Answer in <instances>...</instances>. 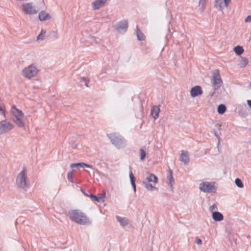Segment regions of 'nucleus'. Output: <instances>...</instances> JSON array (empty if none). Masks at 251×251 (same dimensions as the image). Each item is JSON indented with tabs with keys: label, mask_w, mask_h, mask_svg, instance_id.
Returning a JSON list of instances; mask_svg holds the SVG:
<instances>
[{
	"label": "nucleus",
	"mask_w": 251,
	"mask_h": 251,
	"mask_svg": "<svg viewBox=\"0 0 251 251\" xmlns=\"http://www.w3.org/2000/svg\"><path fill=\"white\" fill-rule=\"evenodd\" d=\"M167 184L169 187L171 189V190L173 189V184L175 183V180L173 176V171L170 169L168 170L167 175Z\"/></svg>",
	"instance_id": "ddd939ff"
},
{
	"label": "nucleus",
	"mask_w": 251,
	"mask_h": 251,
	"mask_svg": "<svg viewBox=\"0 0 251 251\" xmlns=\"http://www.w3.org/2000/svg\"><path fill=\"white\" fill-rule=\"evenodd\" d=\"M86 80H87L84 77H82L80 78V82H84H84H85Z\"/></svg>",
	"instance_id": "c03bdc74"
},
{
	"label": "nucleus",
	"mask_w": 251,
	"mask_h": 251,
	"mask_svg": "<svg viewBox=\"0 0 251 251\" xmlns=\"http://www.w3.org/2000/svg\"><path fill=\"white\" fill-rule=\"evenodd\" d=\"M88 82H89V80H86L85 82H84L85 85L87 87H89V86H88Z\"/></svg>",
	"instance_id": "de8ad7c7"
},
{
	"label": "nucleus",
	"mask_w": 251,
	"mask_h": 251,
	"mask_svg": "<svg viewBox=\"0 0 251 251\" xmlns=\"http://www.w3.org/2000/svg\"><path fill=\"white\" fill-rule=\"evenodd\" d=\"M95 196V195L93 194H91V193H90V194H88V196L89 197H90L91 199V200L92 201V200L93 199V197Z\"/></svg>",
	"instance_id": "a18cd8bd"
},
{
	"label": "nucleus",
	"mask_w": 251,
	"mask_h": 251,
	"mask_svg": "<svg viewBox=\"0 0 251 251\" xmlns=\"http://www.w3.org/2000/svg\"><path fill=\"white\" fill-rule=\"evenodd\" d=\"M145 181H148L150 183L152 182H154V183H156L158 182V178L154 174H149V176L147 177Z\"/></svg>",
	"instance_id": "aec40b11"
},
{
	"label": "nucleus",
	"mask_w": 251,
	"mask_h": 251,
	"mask_svg": "<svg viewBox=\"0 0 251 251\" xmlns=\"http://www.w3.org/2000/svg\"><path fill=\"white\" fill-rule=\"evenodd\" d=\"M16 184L22 188H25L28 186L26 170L25 168H24L18 174L16 178Z\"/></svg>",
	"instance_id": "20e7f679"
},
{
	"label": "nucleus",
	"mask_w": 251,
	"mask_h": 251,
	"mask_svg": "<svg viewBox=\"0 0 251 251\" xmlns=\"http://www.w3.org/2000/svg\"><path fill=\"white\" fill-rule=\"evenodd\" d=\"M38 72V70L35 66L33 64H31L22 71V75L25 78L30 79L35 76Z\"/></svg>",
	"instance_id": "423d86ee"
},
{
	"label": "nucleus",
	"mask_w": 251,
	"mask_h": 251,
	"mask_svg": "<svg viewBox=\"0 0 251 251\" xmlns=\"http://www.w3.org/2000/svg\"><path fill=\"white\" fill-rule=\"evenodd\" d=\"M214 133L215 136L216 137V138H217V139L218 140V146L220 144V137L219 135H218L217 131L214 130Z\"/></svg>",
	"instance_id": "e433bc0d"
},
{
	"label": "nucleus",
	"mask_w": 251,
	"mask_h": 251,
	"mask_svg": "<svg viewBox=\"0 0 251 251\" xmlns=\"http://www.w3.org/2000/svg\"><path fill=\"white\" fill-rule=\"evenodd\" d=\"M107 0H96L94 1L93 4V8L94 10L99 9Z\"/></svg>",
	"instance_id": "f3484780"
},
{
	"label": "nucleus",
	"mask_w": 251,
	"mask_h": 251,
	"mask_svg": "<svg viewBox=\"0 0 251 251\" xmlns=\"http://www.w3.org/2000/svg\"><path fill=\"white\" fill-rule=\"evenodd\" d=\"M212 75V86L215 90H217L222 86L223 84V81L221 79L218 70H215L213 71Z\"/></svg>",
	"instance_id": "0eeeda50"
},
{
	"label": "nucleus",
	"mask_w": 251,
	"mask_h": 251,
	"mask_svg": "<svg viewBox=\"0 0 251 251\" xmlns=\"http://www.w3.org/2000/svg\"><path fill=\"white\" fill-rule=\"evenodd\" d=\"M240 63L241 65V67H245L248 63V59L247 58L241 57Z\"/></svg>",
	"instance_id": "cd10ccee"
},
{
	"label": "nucleus",
	"mask_w": 251,
	"mask_h": 251,
	"mask_svg": "<svg viewBox=\"0 0 251 251\" xmlns=\"http://www.w3.org/2000/svg\"><path fill=\"white\" fill-rule=\"evenodd\" d=\"M129 178H130V181L131 186L134 190V192H135L136 191V184H135L136 178L135 177L131 169H130V172H129Z\"/></svg>",
	"instance_id": "6ab92c4d"
},
{
	"label": "nucleus",
	"mask_w": 251,
	"mask_h": 251,
	"mask_svg": "<svg viewBox=\"0 0 251 251\" xmlns=\"http://www.w3.org/2000/svg\"><path fill=\"white\" fill-rule=\"evenodd\" d=\"M82 164V168H84V167H87V168H93V166L90 164H86L85 163H83V164Z\"/></svg>",
	"instance_id": "4c0bfd02"
},
{
	"label": "nucleus",
	"mask_w": 251,
	"mask_h": 251,
	"mask_svg": "<svg viewBox=\"0 0 251 251\" xmlns=\"http://www.w3.org/2000/svg\"><path fill=\"white\" fill-rule=\"evenodd\" d=\"M218 209V207L216 204H213L209 207V210L211 212L212 214L213 212H216Z\"/></svg>",
	"instance_id": "f704fd0d"
},
{
	"label": "nucleus",
	"mask_w": 251,
	"mask_h": 251,
	"mask_svg": "<svg viewBox=\"0 0 251 251\" xmlns=\"http://www.w3.org/2000/svg\"><path fill=\"white\" fill-rule=\"evenodd\" d=\"M136 35L138 40L144 41L145 39V36L144 34L140 30L138 26H136Z\"/></svg>",
	"instance_id": "b1692460"
},
{
	"label": "nucleus",
	"mask_w": 251,
	"mask_h": 251,
	"mask_svg": "<svg viewBox=\"0 0 251 251\" xmlns=\"http://www.w3.org/2000/svg\"><path fill=\"white\" fill-rule=\"evenodd\" d=\"M91 39L92 41H94L96 44H99L100 41V39L95 37H91Z\"/></svg>",
	"instance_id": "c9c22d12"
},
{
	"label": "nucleus",
	"mask_w": 251,
	"mask_h": 251,
	"mask_svg": "<svg viewBox=\"0 0 251 251\" xmlns=\"http://www.w3.org/2000/svg\"><path fill=\"white\" fill-rule=\"evenodd\" d=\"M67 178L71 182H73V172H69L67 174Z\"/></svg>",
	"instance_id": "473e14b6"
},
{
	"label": "nucleus",
	"mask_w": 251,
	"mask_h": 251,
	"mask_svg": "<svg viewBox=\"0 0 251 251\" xmlns=\"http://www.w3.org/2000/svg\"><path fill=\"white\" fill-rule=\"evenodd\" d=\"M245 22L246 23H250V22H251V15L248 16L245 18Z\"/></svg>",
	"instance_id": "58836bf2"
},
{
	"label": "nucleus",
	"mask_w": 251,
	"mask_h": 251,
	"mask_svg": "<svg viewBox=\"0 0 251 251\" xmlns=\"http://www.w3.org/2000/svg\"><path fill=\"white\" fill-rule=\"evenodd\" d=\"M212 217L213 220L216 222L221 221L224 219L223 214L218 211L213 212L212 214Z\"/></svg>",
	"instance_id": "dca6fc26"
},
{
	"label": "nucleus",
	"mask_w": 251,
	"mask_h": 251,
	"mask_svg": "<svg viewBox=\"0 0 251 251\" xmlns=\"http://www.w3.org/2000/svg\"><path fill=\"white\" fill-rule=\"evenodd\" d=\"M113 27L118 32L125 33L128 28V22L126 20H123L117 23Z\"/></svg>",
	"instance_id": "1a4fd4ad"
},
{
	"label": "nucleus",
	"mask_w": 251,
	"mask_h": 251,
	"mask_svg": "<svg viewBox=\"0 0 251 251\" xmlns=\"http://www.w3.org/2000/svg\"><path fill=\"white\" fill-rule=\"evenodd\" d=\"M238 115L242 117L245 118L248 115L249 109L245 103L239 104L237 107Z\"/></svg>",
	"instance_id": "9b49d317"
},
{
	"label": "nucleus",
	"mask_w": 251,
	"mask_h": 251,
	"mask_svg": "<svg viewBox=\"0 0 251 251\" xmlns=\"http://www.w3.org/2000/svg\"><path fill=\"white\" fill-rule=\"evenodd\" d=\"M181 152L179 160L185 165H187L190 160L188 152L184 151H182Z\"/></svg>",
	"instance_id": "4468645a"
},
{
	"label": "nucleus",
	"mask_w": 251,
	"mask_h": 251,
	"mask_svg": "<svg viewBox=\"0 0 251 251\" xmlns=\"http://www.w3.org/2000/svg\"><path fill=\"white\" fill-rule=\"evenodd\" d=\"M195 243L198 245H201L202 244V240L198 238H197L195 241Z\"/></svg>",
	"instance_id": "ea45409f"
},
{
	"label": "nucleus",
	"mask_w": 251,
	"mask_h": 251,
	"mask_svg": "<svg viewBox=\"0 0 251 251\" xmlns=\"http://www.w3.org/2000/svg\"><path fill=\"white\" fill-rule=\"evenodd\" d=\"M38 17L41 21H46L51 18L50 15L49 13H46L44 11H42L39 13Z\"/></svg>",
	"instance_id": "a211bd4d"
},
{
	"label": "nucleus",
	"mask_w": 251,
	"mask_h": 251,
	"mask_svg": "<svg viewBox=\"0 0 251 251\" xmlns=\"http://www.w3.org/2000/svg\"><path fill=\"white\" fill-rule=\"evenodd\" d=\"M247 102L250 108H251V100H247Z\"/></svg>",
	"instance_id": "49530a36"
},
{
	"label": "nucleus",
	"mask_w": 251,
	"mask_h": 251,
	"mask_svg": "<svg viewBox=\"0 0 251 251\" xmlns=\"http://www.w3.org/2000/svg\"><path fill=\"white\" fill-rule=\"evenodd\" d=\"M11 112L13 115V120L14 122L19 127H23L25 126L24 121V114L23 112L21 110L16 108L14 105L12 106Z\"/></svg>",
	"instance_id": "f03ea898"
},
{
	"label": "nucleus",
	"mask_w": 251,
	"mask_h": 251,
	"mask_svg": "<svg viewBox=\"0 0 251 251\" xmlns=\"http://www.w3.org/2000/svg\"><path fill=\"white\" fill-rule=\"evenodd\" d=\"M82 164H83V162L72 164L71 165V167H72V168H74V167L82 168Z\"/></svg>",
	"instance_id": "72a5a7b5"
},
{
	"label": "nucleus",
	"mask_w": 251,
	"mask_h": 251,
	"mask_svg": "<svg viewBox=\"0 0 251 251\" xmlns=\"http://www.w3.org/2000/svg\"><path fill=\"white\" fill-rule=\"evenodd\" d=\"M159 106L154 105L151 107V116L155 120L157 119L159 116L160 112Z\"/></svg>",
	"instance_id": "2eb2a0df"
},
{
	"label": "nucleus",
	"mask_w": 251,
	"mask_h": 251,
	"mask_svg": "<svg viewBox=\"0 0 251 251\" xmlns=\"http://www.w3.org/2000/svg\"><path fill=\"white\" fill-rule=\"evenodd\" d=\"M76 146H76V144H73L72 145V146H71V147H72V148L73 149H75V148H76Z\"/></svg>",
	"instance_id": "09e8293b"
},
{
	"label": "nucleus",
	"mask_w": 251,
	"mask_h": 251,
	"mask_svg": "<svg viewBox=\"0 0 251 251\" xmlns=\"http://www.w3.org/2000/svg\"><path fill=\"white\" fill-rule=\"evenodd\" d=\"M140 160L141 161H144L145 159L146 156V152L143 149H140Z\"/></svg>",
	"instance_id": "c756f323"
},
{
	"label": "nucleus",
	"mask_w": 251,
	"mask_h": 251,
	"mask_svg": "<svg viewBox=\"0 0 251 251\" xmlns=\"http://www.w3.org/2000/svg\"><path fill=\"white\" fill-rule=\"evenodd\" d=\"M13 128V125L5 120L0 122V135L11 130Z\"/></svg>",
	"instance_id": "9d476101"
},
{
	"label": "nucleus",
	"mask_w": 251,
	"mask_h": 251,
	"mask_svg": "<svg viewBox=\"0 0 251 251\" xmlns=\"http://www.w3.org/2000/svg\"><path fill=\"white\" fill-rule=\"evenodd\" d=\"M226 109V105L224 104H221L218 105L217 108L218 113L220 114H223L225 113Z\"/></svg>",
	"instance_id": "a878e982"
},
{
	"label": "nucleus",
	"mask_w": 251,
	"mask_h": 251,
	"mask_svg": "<svg viewBox=\"0 0 251 251\" xmlns=\"http://www.w3.org/2000/svg\"><path fill=\"white\" fill-rule=\"evenodd\" d=\"M22 10L25 14L34 15L38 13L33 5V2L24 3L22 5Z\"/></svg>",
	"instance_id": "6e6552de"
},
{
	"label": "nucleus",
	"mask_w": 251,
	"mask_h": 251,
	"mask_svg": "<svg viewBox=\"0 0 251 251\" xmlns=\"http://www.w3.org/2000/svg\"><path fill=\"white\" fill-rule=\"evenodd\" d=\"M68 216L75 223L82 225H89L91 222L85 213L79 210H72L69 211Z\"/></svg>",
	"instance_id": "f257e3e1"
},
{
	"label": "nucleus",
	"mask_w": 251,
	"mask_h": 251,
	"mask_svg": "<svg viewBox=\"0 0 251 251\" xmlns=\"http://www.w3.org/2000/svg\"><path fill=\"white\" fill-rule=\"evenodd\" d=\"M206 4V0H199V5L200 7V11L201 12H202L205 7Z\"/></svg>",
	"instance_id": "bb28decb"
},
{
	"label": "nucleus",
	"mask_w": 251,
	"mask_h": 251,
	"mask_svg": "<svg viewBox=\"0 0 251 251\" xmlns=\"http://www.w3.org/2000/svg\"><path fill=\"white\" fill-rule=\"evenodd\" d=\"M216 90H215V89H214V88H213V91H212V92H211V93H210L209 94V96H211V97L213 96H214V94H215V91H216Z\"/></svg>",
	"instance_id": "37998d69"
},
{
	"label": "nucleus",
	"mask_w": 251,
	"mask_h": 251,
	"mask_svg": "<svg viewBox=\"0 0 251 251\" xmlns=\"http://www.w3.org/2000/svg\"><path fill=\"white\" fill-rule=\"evenodd\" d=\"M234 51L237 55H241L244 52L243 48L240 46H237L233 49Z\"/></svg>",
	"instance_id": "393cba45"
},
{
	"label": "nucleus",
	"mask_w": 251,
	"mask_h": 251,
	"mask_svg": "<svg viewBox=\"0 0 251 251\" xmlns=\"http://www.w3.org/2000/svg\"><path fill=\"white\" fill-rule=\"evenodd\" d=\"M105 195L103 196V197H99L95 195V196L93 197V199L92 200V201L97 202H100L101 201H103V199Z\"/></svg>",
	"instance_id": "7c9ffc66"
},
{
	"label": "nucleus",
	"mask_w": 251,
	"mask_h": 251,
	"mask_svg": "<svg viewBox=\"0 0 251 251\" xmlns=\"http://www.w3.org/2000/svg\"><path fill=\"white\" fill-rule=\"evenodd\" d=\"M117 220L120 223V225L125 227L128 224V221L126 218H122L119 216H116Z\"/></svg>",
	"instance_id": "412c9836"
},
{
	"label": "nucleus",
	"mask_w": 251,
	"mask_h": 251,
	"mask_svg": "<svg viewBox=\"0 0 251 251\" xmlns=\"http://www.w3.org/2000/svg\"><path fill=\"white\" fill-rule=\"evenodd\" d=\"M81 191L84 194V195L86 196H88V193H89V192H88V193H86L84 189L81 188Z\"/></svg>",
	"instance_id": "79ce46f5"
},
{
	"label": "nucleus",
	"mask_w": 251,
	"mask_h": 251,
	"mask_svg": "<svg viewBox=\"0 0 251 251\" xmlns=\"http://www.w3.org/2000/svg\"><path fill=\"white\" fill-rule=\"evenodd\" d=\"M235 183L236 185L239 188H242L244 187L243 183L242 182V180L239 178H237L235 179Z\"/></svg>",
	"instance_id": "c85d7f7f"
},
{
	"label": "nucleus",
	"mask_w": 251,
	"mask_h": 251,
	"mask_svg": "<svg viewBox=\"0 0 251 251\" xmlns=\"http://www.w3.org/2000/svg\"><path fill=\"white\" fill-rule=\"evenodd\" d=\"M224 5V1L222 0H216L215 1V7L219 10L222 11L223 9Z\"/></svg>",
	"instance_id": "5701e85b"
},
{
	"label": "nucleus",
	"mask_w": 251,
	"mask_h": 251,
	"mask_svg": "<svg viewBox=\"0 0 251 251\" xmlns=\"http://www.w3.org/2000/svg\"><path fill=\"white\" fill-rule=\"evenodd\" d=\"M202 94V90L201 86H195L192 87L190 90L191 96L195 98Z\"/></svg>",
	"instance_id": "f8f14e48"
},
{
	"label": "nucleus",
	"mask_w": 251,
	"mask_h": 251,
	"mask_svg": "<svg viewBox=\"0 0 251 251\" xmlns=\"http://www.w3.org/2000/svg\"><path fill=\"white\" fill-rule=\"evenodd\" d=\"M224 1L226 7H227L229 3L230 2V0H224Z\"/></svg>",
	"instance_id": "a19ab883"
},
{
	"label": "nucleus",
	"mask_w": 251,
	"mask_h": 251,
	"mask_svg": "<svg viewBox=\"0 0 251 251\" xmlns=\"http://www.w3.org/2000/svg\"><path fill=\"white\" fill-rule=\"evenodd\" d=\"M45 33H46V32L43 29H42L41 30V33L37 36V40H43L45 39L44 34H45Z\"/></svg>",
	"instance_id": "2f4dec72"
},
{
	"label": "nucleus",
	"mask_w": 251,
	"mask_h": 251,
	"mask_svg": "<svg viewBox=\"0 0 251 251\" xmlns=\"http://www.w3.org/2000/svg\"><path fill=\"white\" fill-rule=\"evenodd\" d=\"M215 182L205 181L200 184V190L205 193H215L216 192V187Z\"/></svg>",
	"instance_id": "39448f33"
},
{
	"label": "nucleus",
	"mask_w": 251,
	"mask_h": 251,
	"mask_svg": "<svg viewBox=\"0 0 251 251\" xmlns=\"http://www.w3.org/2000/svg\"><path fill=\"white\" fill-rule=\"evenodd\" d=\"M107 136L112 144L117 149H120L126 146V141L122 136L116 133H110L107 134Z\"/></svg>",
	"instance_id": "7ed1b4c3"
},
{
	"label": "nucleus",
	"mask_w": 251,
	"mask_h": 251,
	"mask_svg": "<svg viewBox=\"0 0 251 251\" xmlns=\"http://www.w3.org/2000/svg\"><path fill=\"white\" fill-rule=\"evenodd\" d=\"M143 184L144 186L148 190L150 191H152L153 190H157L158 189L155 187V186H153L151 184L149 181H143Z\"/></svg>",
	"instance_id": "4be33fe9"
}]
</instances>
